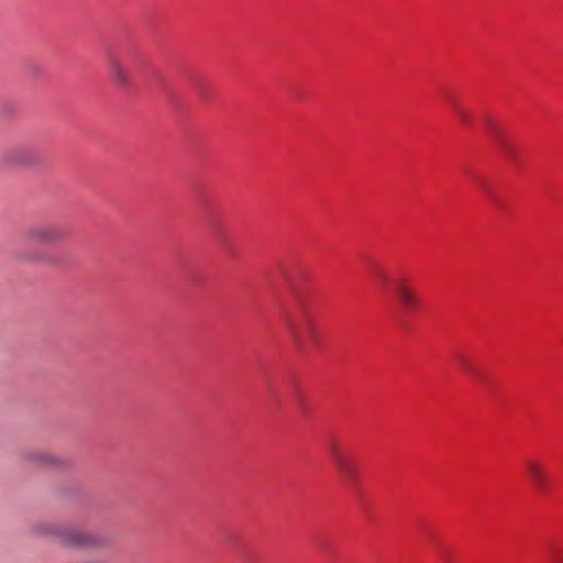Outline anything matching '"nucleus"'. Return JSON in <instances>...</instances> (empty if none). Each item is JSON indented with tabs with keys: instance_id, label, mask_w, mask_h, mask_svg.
<instances>
[{
	"instance_id": "1",
	"label": "nucleus",
	"mask_w": 563,
	"mask_h": 563,
	"mask_svg": "<svg viewBox=\"0 0 563 563\" xmlns=\"http://www.w3.org/2000/svg\"><path fill=\"white\" fill-rule=\"evenodd\" d=\"M38 536L51 539L58 547L82 553H97L107 547L99 532L67 523L43 522L34 528Z\"/></svg>"
},
{
	"instance_id": "2",
	"label": "nucleus",
	"mask_w": 563,
	"mask_h": 563,
	"mask_svg": "<svg viewBox=\"0 0 563 563\" xmlns=\"http://www.w3.org/2000/svg\"><path fill=\"white\" fill-rule=\"evenodd\" d=\"M284 323L298 350H305L308 343L317 344L319 342L317 327L307 306L300 305L296 313L285 316Z\"/></svg>"
},
{
	"instance_id": "3",
	"label": "nucleus",
	"mask_w": 563,
	"mask_h": 563,
	"mask_svg": "<svg viewBox=\"0 0 563 563\" xmlns=\"http://www.w3.org/2000/svg\"><path fill=\"white\" fill-rule=\"evenodd\" d=\"M65 238L66 231L58 224H35L23 232L25 242L38 245H58Z\"/></svg>"
},
{
	"instance_id": "4",
	"label": "nucleus",
	"mask_w": 563,
	"mask_h": 563,
	"mask_svg": "<svg viewBox=\"0 0 563 563\" xmlns=\"http://www.w3.org/2000/svg\"><path fill=\"white\" fill-rule=\"evenodd\" d=\"M23 460L27 466L43 470H53L63 465L58 456L43 450H29L24 452Z\"/></svg>"
},
{
	"instance_id": "5",
	"label": "nucleus",
	"mask_w": 563,
	"mask_h": 563,
	"mask_svg": "<svg viewBox=\"0 0 563 563\" xmlns=\"http://www.w3.org/2000/svg\"><path fill=\"white\" fill-rule=\"evenodd\" d=\"M3 161L9 165L33 166L37 163L34 151L30 147H15L7 151Z\"/></svg>"
},
{
	"instance_id": "6",
	"label": "nucleus",
	"mask_w": 563,
	"mask_h": 563,
	"mask_svg": "<svg viewBox=\"0 0 563 563\" xmlns=\"http://www.w3.org/2000/svg\"><path fill=\"white\" fill-rule=\"evenodd\" d=\"M107 65L114 84L120 88H128L131 82V78L121 62L118 58L110 56Z\"/></svg>"
},
{
	"instance_id": "7",
	"label": "nucleus",
	"mask_w": 563,
	"mask_h": 563,
	"mask_svg": "<svg viewBox=\"0 0 563 563\" xmlns=\"http://www.w3.org/2000/svg\"><path fill=\"white\" fill-rule=\"evenodd\" d=\"M15 260L22 263L36 264V265H53L54 258L42 250L20 251L14 255Z\"/></svg>"
},
{
	"instance_id": "8",
	"label": "nucleus",
	"mask_w": 563,
	"mask_h": 563,
	"mask_svg": "<svg viewBox=\"0 0 563 563\" xmlns=\"http://www.w3.org/2000/svg\"><path fill=\"white\" fill-rule=\"evenodd\" d=\"M528 476L534 484L537 489H542L547 483V473L541 464L537 460H528L525 464Z\"/></svg>"
},
{
	"instance_id": "9",
	"label": "nucleus",
	"mask_w": 563,
	"mask_h": 563,
	"mask_svg": "<svg viewBox=\"0 0 563 563\" xmlns=\"http://www.w3.org/2000/svg\"><path fill=\"white\" fill-rule=\"evenodd\" d=\"M395 292L400 302L408 309H413L417 306V297L408 286L407 282L399 278L395 282Z\"/></svg>"
},
{
	"instance_id": "10",
	"label": "nucleus",
	"mask_w": 563,
	"mask_h": 563,
	"mask_svg": "<svg viewBox=\"0 0 563 563\" xmlns=\"http://www.w3.org/2000/svg\"><path fill=\"white\" fill-rule=\"evenodd\" d=\"M332 465L344 481L352 482L356 477L355 466L349 456H343Z\"/></svg>"
},
{
	"instance_id": "11",
	"label": "nucleus",
	"mask_w": 563,
	"mask_h": 563,
	"mask_svg": "<svg viewBox=\"0 0 563 563\" xmlns=\"http://www.w3.org/2000/svg\"><path fill=\"white\" fill-rule=\"evenodd\" d=\"M488 129L492 135V140L495 145L505 154H510V147L504 136V133L493 123H488Z\"/></svg>"
},
{
	"instance_id": "12",
	"label": "nucleus",
	"mask_w": 563,
	"mask_h": 563,
	"mask_svg": "<svg viewBox=\"0 0 563 563\" xmlns=\"http://www.w3.org/2000/svg\"><path fill=\"white\" fill-rule=\"evenodd\" d=\"M328 451H329V455H330V460H331L332 464L335 463L336 461L343 459V456H345V454L341 450L340 445L335 442H332L329 444Z\"/></svg>"
},
{
	"instance_id": "13",
	"label": "nucleus",
	"mask_w": 563,
	"mask_h": 563,
	"mask_svg": "<svg viewBox=\"0 0 563 563\" xmlns=\"http://www.w3.org/2000/svg\"><path fill=\"white\" fill-rule=\"evenodd\" d=\"M453 108H454L460 121L462 122V124H464V125L471 124V121H472L471 115L464 109L459 107L456 103H453Z\"/></svg>"
},
{
	"instance_id": "14",
	"label": "nucleus",
	"mask_w": 563,
	"mask_h": 563,
	"mask_svg": "<svg viewBox=\"0 0 563 563\" xmlns=\"http://www.w3.org/2000/svg\"><path fill=\"white\" fill-rule=\"evenodd\" d=\"M550 561L552 563H563V551L554 545L550 547Z\"/></svg>"
},
{
	"instance_id": "15",
	"label": "nucleus",
	"mask_w": 563,
	"mask_h": 563,
	"mask_svg": "<svg viewBox=\"0 0 563 563\" xmlns=\"http://www.w3.org/2000/svg\"><path fill=\"white\" fill-rule=\"evenodd\" d=\"M375 274H376L377 278H378L383 284H385V283L388 280V276H387V274H386L384 271H382V269H376V271H375Z\"/></svg>"
},
{
	"instance_id": "16",
	"label": "nucleus",
	"mask_w": 563,
	"mask_h": 563,
	"mask_svg": "<svg viewBox=\"0 0 563 563\" xmlns=\"http://www.w3.org/2000/svg\"><path fill=\"white\" fill-rule=\"evenodd\" d=\"M101 560L99 556H96L92 561L90 562H87V563H99Z\"/></svg>"
},
{
	"instance_id": "17",
	"label": "nucleus",
	"mask_w": 563,
	"mask_h": 563,
	"mask_svg": "<svg viewBox=\"0 0 563 563\" xmlns=\"http://www.w3.org/2000/svg\"><path fill=\"white\" fill-rule=\"evenodd\" d=\"M463 365L465 366L466 369L471 371V367L468 366V364L466 362H463Z\"/></svg>"
}]
</instances>
